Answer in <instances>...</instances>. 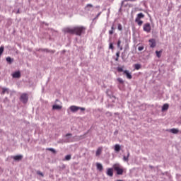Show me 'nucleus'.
Segmentation results:
<instances>
[{"instance_id": "obj_1", "label": "nucleus", "mask_w": 181, "mask_h": 181, "mask_svg": "<svg viewBox=\"0 0 181 181\" xmlns=\"http://www.w3.org/2000/svg\"><path fill=\"white\" fill-rule=\"evenodd\" d=\"M64 33H69V35H76L77 36H81L84 32H86V27L84 26H76L73 28L66 27L62 30Z\"/></svg>"}, {"instance_id": "obj_2", "label": "nucleus", "mask_w": 181, "mask_h": 181, "mask_svg": "<svg viewBox=\"0 0 181 181\" xmlns=\"http://www.w3.org/2000/svg\"><path fill=\"white\" fill-rule=\"evenodd\" d=\"M113 169L117 172V175H122L124 173V169L119 164H114Z\"/></svg>"}, {"instance_id": "obj_3", "label": "nucleus", "mask_w": 181, "mask_h": 181, "mask_svg": "<svg viewBox=\"0 0 181 181\" xmlns=\"http://www.w3.org/2000/svg\"><path fill=\"white\" fill-rule=\"evenodd\" d=\"M143 30L146 32V33H151V30H152V27H151V23H146L143 26Z\"/></svg>"}, {"instance_id": "obj_4", "label": "nucleus", "mask_w": 181, "mask_h": 181, "mask_svg": "<svg viewBox=\"0 0 181 181\" xmlns=\"http://www.w3.org/2000/svg\"><path fill=\"white\" fill-rule=\"evenodd\" d=\"M20 100L23 104H26L29 100V96L26 93H23L21 95Z\"/></svg>"}, {"instance_id": "obj_5", "label": "nucleus", "mask_w": 181, "mask_h": 181, "mask_svg": "<svg viewBox=\"0 0 181 181\" xmlns=\"http://www.w3.org/2000/svg\"><path fill=\"white\" fill-rule=\"evenodd\" d=\"M65 136L66 138V140L65 141H63V140L59 141H58V144H63L64 142H70V138H69V136H71V134H70V133L66 134L65 135Z\"/></svg>"}, {"instance_id": "obj_6", "label": "nucleus", "mask_w": 181, "mask_h": 181, "mask_svg": "<svg viewBox=\"0 0 181 181\" xmlns=\"http://www.w3.org/2000/svg\"><path fill=\"white\" fill-rule=\"evenodd\" d=\"M69 110L71 111V112H77V111L80 110V107L72 105L70 106Z\"/></svg>"}, {"instance_id": "obj_7", "label": "nucleus", "mask_w": 181, "mask_h": 181, "mask_svg": "<svg viewBox=\"0 0 181 181\" xmlns=\"http://www.w3.org/2000/svg\"><path fill=\"white\" fill-rule=\"evenodd\" d=\"M106 175L110 177H112V176H114V170L112 168H107Z\"/></svg>"}, {"instance_id": "obj_8", "label": "nucleus", "mask_w": 181, "mask_h": 181, "mask_svg": "<svg viewBox=\"0 0 181 181\" xmlns=\"http://www.w3.org/2000/svg\"><path fill=\"white\" fill-rule=\"evenodd\" d=\"M11 158L14 160H22V159L23 158V156H22V155H17V156H11Z\"/></svg>"}, {"instance_id": "obj_9", "label": "nucleus", "mask_w": 181, "mask_h": 181, "mask_svg": "<svg viewBox=\"0 0 181 181\" xmlns=\"http://www.w3.org/2000/svg\"><path fill=\"white\" fill-rule=\"evenodd\" d=\"M13 78H19L21 77V71H16L12 74Z\"/></svg>"}, {"instance_id": "obj_10", "label": "nucleus", "mask_w": 181, "mask_h": 181, "mask_svg": "<svg viewBox=\"0 0 181 181\" xmlns=\"http://www.w3.org/2000/svg\"><path fill=\"white\" fill-rule=\"evenodd\" d=\"M124 74H126L127 78H129V80H131V78H132V75H131L129 71L125 70L124 71Z\"/></svg>"}, {"instance_id": "obj_11", "label": "nucleus", "mask_w": 181, "mask_h": 181, "mask_svg": "<svg viewBox=\"0 0 181 181\" xmlns=\"http://www.w3.org/2000/svg\"><path fill=\"white\" fill-rule=\"evenodd\" d=\"M150 46H156V40L151 38L148 40Z\"/></svg>"}, {"instance_id": "obj_12", "label": "nucleus", "mask_w": 181, "mask_h": 181, "mask_svg": "<svg viewBox=\"0 0 181 181\" xmlns=\"http://www.w3.org/2000/svg\"><path fill=\"white\" fill-rule=\"evenodd\" d=\"M144 18H145V15L142 13H139V14H137V17L136 18V19L141 20Z\"/></svg>"}, {"instance_id": "obj_13", "label": "nucleus", "mask_w": 181, "mask_h": 181, "mask_svg": "<svg viewBox=\"0 0 181 181\" xmlns=\"http://www.w3.org/2000/svg\"><path fill=\"white\" fill-rule=\"evenodd\" d=\"M62 108H63V106L59 105H54L52 106V110H62Z\"/></svg>"}, {"instance_id": "obj_14", "label": "nucleus", "mask_w": 181, "mask_h": 181, "mask_svg": "<svg viewBox=\"0 0 181 181\" xmlns=\"http://www.w3.org/2000/svg\"><path fill=\"white\" fill-rule=\"evenodd\" d=\"M129 155H130L129 151H127V156H123V160H124V162H128V160H129Z\"/></svg>"}, {"instance_id": "obj_15", "label": "nucleus", "mask_w": 181, "mask_h": 181, "mask_svg": "<svg viewBox=\"0 0 181 181\" xmlns=\"http://www.w3.org/2000/svg\"><path fill=\"white\" fill-rule=\"evenodd\" d=\"M6 60L8 64H12V63H13V59L11 58V57H6Z\"/></svg>"}, {"instance_id": "obj_16", "label": "nucleus", "mask_w": 181, "mask_h": 181, "mask_svg": "<svg viewBox=\"0 0 181 181\" xmlns=\"http://www.w3.org/2000/svg\"><path fill=\"white\" fill-rule=\"evenodd\" d=\"M9 94V88H2V92H1V94Z\"/></svg>"}, {"instance_id": "obj_17", "label": "nucleus", "mask_w": 181, "mask_h": 181, "mask_svg": "<svg viewBox=\"0 0 181 181\" xmlns=\"http://www.w3.org/2000/svg\"><path fill=\"white\" fill-rule=\"evenodd\" d=\"M115 152H119L121 151V146H119V144H115Z\"/></svg>"}, {"instance_id": "obj_18", "label": "nucleus", "mask_w": 181, "mask_h": 181, "mask_svg": "<svg viewBox=\"0 0 181 181\" xmlns=\"http://www.w3.org/2000/svg\"><path fill=\"white\" fill-rule=\"evenodd\" d=\"M96 167H97L98 170H100V171L103 170V165L100 163H96Z\"/></svg>"}, {"instance_id": "obj_19", "label": "nucleus", "mask_w": 181, "mask_h": 181, "mask_svg": "<svg viewBox=\"0 0 181 181\" xmlns=\"http://www.w3.org/2000/svg\"><path fill=\"white\" fill-rule=\"evenodd\" d=\"M169 108V105L168 104H164L162 107V111H166Z\"/></svg>"}, {"instance_id": "obj_20", "label": "nucleus", "mask_w": 181, "mask_h": 181, "mask_svg": "<svg viewBox=\"0 0 181 181\" xmlns=\"http://www.w3.org/2000/svg\"><path fill=\"white\" fill-rule=\"evenodd\" d=\"M170 132H171L172 134H178L179 129L173 128L170 130Z\"/></svg>"}, {"instance_id": "obj_21", "label": "nucleus", "mask_w": 181, "mask_h": 181, "mask_svg": "<svg viewBox=\"0 0 181 181\" xmlns=\"http://www.w3.org/2000/svg\"><path fill=\"white\" fill-rule=\"evenodd\" d=\"M102 151L103 149H101V148H98L96 151V156H100V155H101Z\"/></svg>"}, {"instance_id": "obj_22", "label": "nucleus", "mask_w": 181, "mask_h": 181, "mask_svg": "<svg viewBox=\"0 0 181 181\" xmlns=\"http://www.w3.org/2000/svg\"><path fill=\"white\" fill-rule=\"evenodd\" d=\"M135 22H136L137 25H139V26H142V23H144V21H141V20H138V19H135Z\"/></svg>"}, {"instance_id": "obj_23", "label": "nucleus", "mask_w": 181, "mask_h": 181, "mask_svg": "<svg viewBox=\"0 0 181 181\" xmlns=\"http://www.w3.org/2000/svg\"><path fill=\"white\" fill-rule=\"evenodd\" d=\"M156 54L157 57H158V59L160 57V56H162V50L160 51H156Z\"/></svg>"}, {"instance_id": "obj_24", "label": "nucleus", "mask_w": 181, "mask_h": 181, "mask_svg": "<svg viewBox=\"0 0 181 181\" xmlns=\"http://www.w3.org/2000/svg\"><path fill=\"white\" fill-rule=\"evenodd\" d=\"M114 30H115V28H114V25H112L111 30H109V35H114Z\"/></svg>"}, {"instance_id": "obj_25", "label": "nucleus", "mask_w": 181, "mask_h": 181, "mask_svg": "<svg viewBox=\"0 0 181 181\" xmlns=\"http://www.w3.org/2000/svg\"><path fill=\"white\" fill-rule=\"evenodd\" d=\"M134 69L136 70H139V69H141V64H134Z\"/></svg>"}, {"instance_id": "obj_26", "label": "nucleus", "mask_w": 181, "mask_h": 181, "mask_svg": "<svg viewBox=\"0 0 181 181\" xmlns=\"http://www.w3.org/2000/svg\"><path fill=\"white\" fill-rule=\"evenodd\" d=\"M93 8V5L92 4H87L86 6L85 7V9L86 11H90V8Z\"/></svg>"}, {"instance_id": "obj_27", "label": "nucleus", "mask_w": 181, "mask_h": 181, "mask_svg": "<svg viewBox=\"0 0 181 181\" xmlns=\"http://www.w3.org/2000/svg\"><path fill=\"white\" fill-rule=\"evenodd\" d=\"M71 159V155H67L65 156V160H70Z\"/></svg>"}, {"instance_id": "obj_28", "label": "nucleus", "mask_w": 181, "mask_h": 181, "mask_svg": "<svg viewBox=\"0 0 181 181\" xmlns=\"http://www.w3.org/2000/svg\"><path fill=\"white\" fill-rule=\"evenodd\" d=\"M4 47H0V57L2 56V54L4 53Z\"/></svg>"}, {"instance_id": "obj_29", "label": "nucleus", "mask_w": 181, "mask_h": 181, "mask_svg": "<svg viewBox=\"0 0 181 181\" xmlns=\"http://www.w3.org/2000/svg\"><path fill=\"white\" fill-rule=\"evenodd\" d=\"M117 81H119V83H120V84H124V80H122V78H118Z\"/></svg>"}, {"instance_id": "obj_30", "label": "nucleus", "mask_w": 181, "mask_h": 181, "mask_svg": "<svg viewBox=\"0 0 181 181\" xmlns=\"http://www.w3.org/2000/svg\"><path fill=\"white\" fill-rule=\"evenodd\" d=\"M37 175H39L40 176H42L43 177V176H45V175H43V173L40 172V171H37Z\"/></svg>"}, {"instance_id": "obj_31", "label": "nucleus", "mask_w": 181, "mask_h": 181, "mask_svg": "<svg viewBox=\"0 0 181 181\" xmlns=\"http://www.w3.org/2000/svg\"><path fill=\"white\" fill-rule=\"evenodd\" d=\"M117 29H118V30H122V25L118 24Z\"/></svg>"}, {"instance_id": "obj_32", "label": "nucleus", "mask_w": 181, "mask_h": 181, "mask_svg": "<svg viewBox=\"0 0 181 181\" xmlns=\"http://www.w3.org/2000/svg\"><path fill=\"white\" fill-rule=\"evenodd\" d=\"M48 151L53 152V153H56V150H54V148H48Z\"/></svg>"}, {"instance_id": "obj_33", "label": "nucleus", "mask_w": 181, "mask_h": 181, "mask_svg": "<svg viewBox=\"0 0 181 181\" xmlns=\"http://www.w3.org/2000/svg\"><path fill=\"white\" fill-rule=\"evenodd\" d=\"M117 71H123L124 72V69H122V67H117Z\"/></svg>"}, {"instance_id": "obj_34", "label": "nucleus", "mask_w": 181, "mask_h": 181, "mask_svg": "<svg viewBox=\"0 0 181 181\" xmlns=\"http://www.w3.org/2000/svg\"><path fill=\"white\" fill-rule=\"evenodd\" d=\"M144 49V47H139L138 50H139V52H142V49Z\"/></svg>"}, {"instance_id": "obj_35", "label": "nucleus", "mask_w": 181, "mask_h": 181, "mask_svg": "<svg viewBox=\"0 0 181 181\" xmlns=\"http://www.w3.org/2000/svg\"><path fill=\"white\" fill-rule=\"evenodd\" d=\"M79 110H81V111H86V108L84 107H79Z\"/></svg>"}, {"instance_id": "obj_36", "label": "nucleus", "mask_w": 181, "mask_h": 181, "mask_svg": "<svg viewBox=\"0 0 181 181\" xmlns=\"http://www.w3.org/2000/svg\"><path fill=\"white\" fill-rule=\"evenodd\" d=\"M107 115H109L110 117H111L112 115L111 114V112H107Z\"/></svg>"}, {"instance_id": "obj_37", "label": "nucleus", "mask_w": 181, "mask_h": 181, "mask_svg": "<svg viewBox=\"0 0 181 181\" xmlns=\"http://www.w3.org/2000/svg\"><path fill=\"white\" fill-rule=\"evenodd\" d=\"M119 45H121V40H119L118 42H117V46H119Z\"/></svg>"}, {"instance_id": "obj_38", "label": "nucleus", "mask_w": 181, "mask_h": 181, "mask_svg": "<svg viewBox=\"0 0 181 181\" xmlns=\"http://www.w3.org/2000/svg\"><path fill=\"white\" fill-rule=\"evenodd\" d=\"M116 56H117V57H119V52H117L116 53Z\"/></svg>"}, {"instance_id": "obj_39", "label": "nucleus", "mask_w": 181, "mask_h": 181, "mask_svg": "<svg viewBox=\"0 0 181 181\" xmlns=\"http://www.w3.org/2000/svg\"><path fill=\"white\" fill-rule=\"evenodd\" d=\"M127 1H129L130 2H135V1H136V0H127Z\"/></svg>"}, {"instance_id": "obj_40", "label": "nucleus", "mask_w": 181, "mask_h": 181, "mask_svg": "<svg viewBox=\"0 0 181 181\" xmlns=\"http://www.w3.org/2000/svg\"><path fill=\"white\" fill-rule=\"evenodd\" d=\"M109 48L112 49H114V46H110Z\"/></svg>"}, {"instance_id": "obj_41", "label": "nucleus", "mask_w": 181, "mask_h": 181, "mask_svg": "<svg viewBox=\"0 0 181 181\" xmlns=\"http://www.w3.org/2000/svg\"><path fill=\"white\" fill-rule=\"evenodd\" d=\"M118 58H119V57H117V58L115 59V61H116V62H118Z\"/></svg>"}, {"instance_id": "obj_42", "label": "nucleus", "mask_w": 181, "mask_h": 181, "mask_svg": "<svg viewBox=\"0 0 181 181\" xmlns=\"http://www.w3.org/2000/svg\"><path fill=\"white\" fill-rule=\"evenodd\" d=\"M62 166H63V168H66V165H63Z\"/></svg>"}, {"instance_id": "obj_43", "label": "nucleus", "mask_w": 181, "mask_h": 181, "mask_svg": "<svg viewBox=\"0 0 181 181\" xmlns=\"http://www.w3.org/2000/svg\"><path fill=\"white\" fill-rule=\"evenodd\" d=\"M45 52H47V49H44Z\"/></svg>"}, {"instance_id": "obj_44", "label": "nucleus", "mask_w": 181, "mask_h": 181, "mask_svg": "<svg viewBox=\"0 0 181 181\" xmlns=\"http://www.w3.org/2000/svg\"><path fill=\"white\" fill-rule=\"evenodd\" d=\"M100 13H99L98 15V16H100Z\"/></svg>"}, {"instance_id": "obj_45", "label": "nucleus", "mask_w": 181, "mask_h": 181, "mask_svg": "<svg viewBox=\"0 0 181 181\" xmlns=\"http://www.w3.org/2000/svg\"><path fill=\"white\" fill-rule=\"evenodd\" d=\"M57 101H59V100L57 99V100H56V103H57Z\"/></svg>"}, {"instance_id": "obj_46", "label": "nucleus", "mask_w": 181, "mask_h": 181, "mask_svg": "<svg viewBox=\"0 0 181 181\" xmlns=\"http://www.w3.org/2000/svg\"><path fill=\"white\" fill-rule=\"evenodd\" d=\"M110 46H112V44H110Z\"/></svg>"}, {"instance_id": "obj_47", "label": "nucleus", "mask_w": 181, "mask_h": 181, "mask_svg": "<svg viewBox=\"0 0 181 181\" xmlns=\"http://www.w3.org/2000/svg\"><path fill=\"white\" fill-rule=\"evenodd\" d=\"M150 168H152V166H150Z\"/></svg>"}]
</instances>
